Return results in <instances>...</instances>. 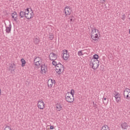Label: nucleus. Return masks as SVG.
<instances>
[{
    "label": "nucleus",
    "instance_id": "nucleus-2",
    "mask_svg": "<svg viewBox=\"0 0 130 130\" xmlns=\"http://www.w3.org/2000/svg\"><path fill=\"white\" fill-rule=\"evenodd\" d=\"M65 97L66 101L69 103H72V102H74V96L71 95V94H70V92H67Z\"/></svg>",
    "mask_w": 130,
    "mask_h": 130
},
{
    "label": "nucleus",
    "instance_id": "nucleus-43",
    "mask_svg": "<svg viewBox=\"0 0 130 130\" xmlns=\"http://www.w3.org/2000/svg\"><path fill=\"white\" fill-rule=\"evenodd\" d=\"M1 94H2V90H1V89H0V96H1Z\"/></svg>",
    "mask_w": 130,
    "mask_h": 130
},
{
    "label": "nucleus",
    "instance_id": "nucleus-21",
    "mask_svg": "<svg viewBox=\"0 0 130 130\" xmlns=\"http://www.w3.org/2000/svg\"><path fill=\"white\" fill-rule=\"evenodd\" d=\"M21 62L22 63L21 67H24L25 64H26V61L25 60V59H24V58H22L21 59Z\"/></svg>",
    "mask_w": 130,
    "mask_h": 130
},
{
    "label": "nucleus",
    "instance_id": "nucleus-4",
    "mask_svg": "<svg viewBox=\"0 0 130 130\" xmlns=\"http://www.w3.org/2000/svg\"><path fill=\"white\" fill-rule=\"evenodd\" d=\"M65 16H70L72 13V9L70 8V6H67L64 9Z\"/></svg>",
    "mask_w": 130,
    "mask_h": 130
},
{
    "label": "nucleus",
    "instance_id": "nucleus-22",
    "mask_svg": "<svg viewBox=\"0 0 130 130\" xmlns=\"http://www.w3.org/2000/svg\"><path fill=\"white\" fill-rule=\"evenodd\" d=\"M101 130H110L109 127L107 125H104L102 126Z\"/></svg>",
    "mask_w": 130,
    "mask_h": 130
},
{
    "label": "nucleus",
    "instance_id": "nucleus-37",
    "mask_svg": "<svg viewBox=\"0 0 130 130\" xmlns=\"http://www.w3.org/2000/svg\"><path fill=\"white\" fill-rule=\"evenodd\" d=\"M40 59V58L39 57H37L34 60L35 61H39L38 60H39V59Z\"/></svg>",
    "mask_w": 130,
    "mask_h": 130
},
{
    "label": "nucleus",
    "instance_id": "nucleus-28",
    "mask_svg": "<svg viewBox=\"0 0 130 130\" xmlns=\"http://www.w3.org/2000/svg\"><path fill=\"white\" fill-rule=\"evenodd\" d=\"M53 61L52 62V64H53V66H55V67H56L57 66V63L56 62V61H54V60H52Z\"/></svg>",
    "mask_w": 130,
    "mask_h": 130
},
{
    "label": "nucleus",
    "instance_id": "nucleus-27",
    "mask_svg": "<svg viewBox=\"0 0 130 130\" xmlns=\"http://www.w3.org/2000/svg\"><path fill=\"white\" fill-rule=\"evenodd\" d=\"M78 54L79 56H82L84 55V54H83V52H82V51H78Z\"/></svg>",
    "mask_w": 130,
    "mask_h": 130
},
{
    "label": "nucleus",
    "instance_id": "nucleus-17",
    "mask_svg": "<svg viewBox=\"0 0 130 130\" xmlns=\"http://www.w3.org/2000/svg\"><path fill=\"white\" fill-rule=\"evenodd\" d=\"M29 15L30 16H28V15L25 16L26 19H27L28 20L32 19V18H33V15H34V13H33V12H32Z\"/></svg>",
    "mask_w": 130,
    "mask_h": 130
},
{
    "label": "nucleus",
    "instance_id": "nucleus-8",
    "mask_svg": "<svg viewBox=\"0 0 130 130\" xmlns=\"http://www.w3.org/2000/svg\"><path fill=\"white\" fill-rule=\"evenodd\" d=\"M114 97L117 102H119V101H120V94H119V93L116 92L114 93Z\"/></svg>",
    "mask_w": 130,
    "mask_h": 130
},
{
    "label": "nucleus",
    "instance_id": "nucleus-9",
    "mask_svg": "<svg viewBox=\"0 0 130 130\" xmlns=\"http://www.w3.org/2000/svg\"><path fill=\"white\" fill-rule=\"evenodd\" d=\"M91 37L93 40L96 41L98 39V34H95V32H91Z\"/></svg>",
    "mask_w": 130,
    "mask_h": 130
},
{
    "label": "nucleus",
    "instance_id": "nucleus-45",
    "mask_svg": "<svg viewBox=\"0 0 130 130\" xmlns=\"http://www.w3.org/2000/svg\"><path fill=\"white\" fill-rule=\"evenodd\" d=\"M27 16H28V17H30V14L29 15L28 14Z\"/></svg>",
    "mask_w": 130,
    "mask_h": 130
},
{
    "label": "nucleus",
    "instance_id": "nucleus-35",
    "mask_svg": "<svg viewBox=\"0 0 130 130\" xmlns=\"http://www.w3.org/2000/svg\"><path fill=\"white\" fill-rule=\"evenodd\" d=\"M124 92H127V93H129L130 92V89L128 88H126L124 90Z\"/></svg>",
    "mask_w": 130,
    "mask_h": 130
},
{
    "label": "nucleus",
    "instance_id": "nucleus-46",
    "mask_svg": "<svg viewBox=\"0 0 130 130\" xmlns=\"http://www.w3.org/2000/svg\"><path fill=\"white\" fill-rule=\"evenodd\" d=\"M71 18H74V17L72 16L71 17Z\"/></svg>",
    "mask_w": 130,
    "mask_h": 130
},
{
    "label": "nucleus",
    "instance_id": "nucleus-24",
    "mask_svg": "<svg viewBox=\"0 0 130 130\" xmlns=\"http://www.w3.org/2000/svg\"><path fill=\"white\" fill-rule=\"evenodd\" d=\"M103 103H104V104H107V103H108V100H107V98H103Z\"/></svg>",
    "mask_w": 130,
    "mask_h": 130
},
{
    "label": "nucleus",
    "instance_id": "nucleus-3",
    "mask_svg": "<svg viewBox=\"0 0 130 130\" xmlns=\"http://www.w3.org/2000/svg\"><path fill=\"white\" fill-rule=\"evenodd\" d=\"M63 66L60 63H58L56 66V72L59 74L61 73V72H63Z\"/></svg>",
    "mask_w": 130,
    "mask_h": 130
},
{
    "label": "nucleus",
    "instance_id": "nucleus-40",
    "mask_svg": "<svg viewBox=\"0 0 130 130\" xmlns=\"http://www.w3.org/2000/svg\"><path fill=\"white\" fill-rule=\"evenodd\" d=\"M53 128H54V127H53V126H50V129H53Z\"/></svg>",
    "mask_w": 130,
    "mask_h": 130
},
{
    "label": "nucleus",
    "instance_id": "nucleus-10",
    "mask_svg": "<svg viewBox=\"0 0 130 130\" xmlns=\"http://www.w3.org/2000/svg\"><path fill=\"white\" fill-rule=\"evenodd\" d=\"M90 28L91 29V33H96V31H97L98 33L100 34V31L98 29H96V27L94 25H90Z\"/></svg>",
    "mask_w": 130,
    "mask_h": 130
},
{
    "label": "nucleus",
    "instance_id": "nucleus-29",
    "mask_svg": "<svg viewBox=\"0 0 130 130\" xmlns=\"http://www.w3.org/2000/svg\"><path fill=\"white\" fill-rule=\"evenodd\" d=\"M36 66H37V67H39V66H40V61H37L36 62Z\"/></svg>",
    "mask_w": 130,
    "mask_h": 130
},
{
    "label": "nucleus",
    "instance_id": "nucleus-14",
    "mask_svg": "<svg viewBox=\"0 0 130 130\" xmlns=\"http://www.w3.org/2000/svg\"><path fill=\"white\" fill-rule=\"evenodd\" d=\"M34 42L35 44H39V42H40V40H39V37H37L34 39Z\"/></svg>",
    "mask_w": 130,
    "mask_h": 130
},
{
    "label": "nucleus",
    "instance_id": "nucleus-44",
    "mask_svg": "<svg viewBox=\"0 0 130 130\" xmlns=\"http://www.w3.org/2000/svg\"><path fill=\"white\" fill-rule=\"evenodd\" d=\"M73 21H75V17L74 18H72Z\"/></svg>",
    "mask_w": 130,
    "mask_h": 130
},
{
    "label": "nucleus",
    "instance_id": "nucleus-39",
    "mask_svg": "<svg viewBox=\"0 0 130 130\" xmlns=\"http://www.w3.org/2000/svg\"><path fill=\"white\" fill-rule=\"evenodd\" d=\"M101 2L102 3V4H104V3H105V2H106V0H101Z\"/></svg>",
    "mask_w": 130,
    "mask_h": 130
},
{
    "label": "nucleus",
    "instance_id": "nucleus-12",
    "mask_svg": "<svg viewBox=\"0 0 130 130\" xmlns=\"http://www.w3.org/2000/svg\"><path fill=\"white\" fill-rule=\"evenodd\" d=\"M9 68V71H11V72H14V71L16 70V64L14 63L13 64H10Z\"/></svg>",
    "mask_w": 130,
    "mask_h": 130
},
{
    "label": "nucleus",
    "instance_id": "nucleus-15",
    "mask_svg": "<svg viewBox=\"0 0 130 130\" xmlns=\"http://www.w3.org/2000/svg\"><path fill=\"white\" fill-rule=\"evenodd\" d=\"M56 107L58 111H60V110L62 109V107H61V105H60V104H57Z\"/></svg>",
    "mask_w": 130,
    "mask_h": 130
},
{
    "label": "nucleus",
    "instance_id": "nucleus-20",
    "mask_svg": "<svg viewBox=\"0 0 130 130\" xmlns=\"http://www.w3.org/2000/svg\"><path fill=\"white\" fill-rule=\"evenodd\" d=\"M98 58H99V56L98 54H94L93 56V58H92V59H94V60H98Z\"/></svg>",
    "mask_w": 130,
    "mask_h": 130
},
{
    "label": "nucleus",
    "instance_id": "nucleus-30",
    "mask_svg": "<svg viewBox=\"0 0 130 130\" xmlns=\"http://www.w3.org/2000/svg\"><path fill=\"white\" fill-rule=\"evenodd\" d=\"M128 94V92H127L126 91H123V95H124V97H125V96L126 97V96H127Z\"/></svg>",
    "mask_w": 130,
    "mask_h": 130
},
{
    "label": "nucleus",
    "instance_id": "nucleus-13",
    "mask_svg": "<svg viewBox=\"0 0 130 130\" xmlns=\"http://www.w3.org/2000/svg\"><path fill=\"white\" fill-rule=\"evenodd\" d=\"M6 33H10L12 30V24H11V23L8 26H6Z\"/></svg>",
    "mask_w": 130,
    "mask_h": 130
},
{
    "label": "nucleus",
    "instance_id": "nucleus-33",
    "mask_svg": "<svg viewBox=\"0 0 130 130\" xmlns=\"http://www.w3.org/2000/svg\"><path fill=\"white\" fill-rule=\"evenodd\" d=\"M130 98V91L128 92V94L126 96V99H129Z\"/></svg>",
    "mask_w": 130,
    "mask_h": 130
},
{
    "label": "nucleus",
    "instance_id": "nucleus-23",
    "mask_svg": "<svg viewBox=\"0 0 130 130\" xmlns=\"http://www.w3.org/2000/svg\"><path fill=\"white\" fill-rule=\"evenodd\" d=\"M41 71L42 72H45V69L46 68H45V64H42L41 66Z\"/></svg>",
    "mask_w": 130,
    "mask_h": 130
},
{
    "label": "nucleus",
    "instance_id": "nucleus-41",
    "mask_svg": "<svg viewBox=\"0 0 130 130\" xmlns=\"http://www.w3.org/2000/svg\"><path fill=\"white\" fill-rule=\"evenodd\" d=\"M12 17L13 19H15V16L13 15V13L12 14Z\"/></svg>",
    "mask_w": 130,
    "mask_h": 130
},
{
    "label": "nucleus",
    "instance_id": "nucleus-38",
    "mask_svg": "<svg viewBox=\"0 0 130 130\" xmlns=\"http://www.w3.org/2000/svg\"><path fill=\"white\" fill-rule=\"evenodd\" d=\"M93 107H95V108H97V105L95 104V103L93 102Z\"/></svg>",
    "mask_w": 130,
    "mask_h": 130
},
{
    "label": "nucleus",
    "instance_id": "nucleus-31",
    "mask_svg": "<svg viewBox=\"0 0 130 130\" xmlns=\"http://www.w3.org/2000/svg\"><path fill=\"white\" fill-rule=\"evenodd\" d=\"M4 130H12V128H11V127H10V126H6Z\"/></svg>",
    "mask_w": 130,
    "mask_h": 130
},
{
    "label": "nucleus",
    "instance_id": "nucleus-18",
    "mask_svg": "<svg viewBox=\"0 0 130 130\" xmlns=\"http://www.w3.org/2000/svg\"><path fill=\"white\" fill-rule=\"evenodd\" d=\"M13 16H14V21H17L18 20V14H17V12H14L13 13H12Z\"/></svg>",
    "mask_w": 130,
    "mask_h": 130
},
{
    "label": "nucleus",
    "instance_id": "nucleus-6",
    "mask_svg": "<svg viewBox=\"0 0 130 130\" xmlns=\"http://www.w3.org/2000/svg\"><path fill=\"white\" fill-rule=\"evenodd\" d=\"M38 107L39 109H44V102L43 101H39L38 103Z\"/></svg>",
    "mask_w": 130,
    "mask_h": 130
},
{
    "label": "nucleus",
    "instance_id": "nucleus-32",
    "mask_svg": "<svg viewBox=\"0 0 130 130\" xmlns=\"http://www.w3.org/2000/svg\"><path fill=\"white\" fill-rule=\"evenodd\" d=\"M49 38H50V40H53V35H50Z\"/></svg>",
    "mask_w": 130,
    "mask_h": 130
},
{
    "label": "nucleus",
    "instance_id": "nucleus-16",
    "mask_svg": "<svg viewBox=\"0 0 130 130\" xmlns=\"http://www.w3.org/2000/svg\"><path fill=\"white\" fill-rule=\"evenodd\" d=\"M19 15L21 18H24V17H26V12L25 11H21L19 13Z\"/></svg>",
    "mask_w": 130,
    "mask_h": 130
},
{
    "label": "nucleus",
    "instance_id": "nucleus-7",
    "mask_svg": "<svg viewBox=\"0 0 130 130\" xmlns=\"http://www.w3.org/2000/svg\"><path fill=\"white\" fill-rule=\"evenodd\" d=\"M121 127L122 129H127V127H128V124L125 122H122L121 123Z\"/></svg>",
    "mask_w": 130,
    "mask_h": 130
},
{
    "label": "nucleus",
    "instance_id": "nucleus-25",
    "mask_svg": "<svg viewBox=\"0 0 130 130\" xmlns=\"http://www.w3.org/2000/svg\"><path fill=\"white\" fill-rule=\"evenodd\" d=\"M70 95L74 96V95H75V90L74 89L71 90Z\"/></svg>",
    "mask_w": 130,
    "mask_h": 130
},
{
    "label": "nucleus",
    "instance_id": "nucleus-36",
    "mask_svg": "<svg viewBox=\"0 0 130 130\" xmlns=\"http://www.w3.org/2000/svg\"><path fill=\"white\" fill-rule=\"evenodd\" d=\"M63 54H68V50H64L63 51Z\"/></svg>",
    "mask_w": 130,
    "mask_h": 130
},
{
    "label": "nucleus",
    "instance_id": "nucleus-5",
    "mask_svg": "<svg viewBox=\"0 0 130 130\" xmlns=\"http://www.w3.org/2000/svg\"><path fill=\"white\" fill-rule=\"evenodd\" d=\"M49 58L50 60H55L57 59V55L54 53H51L49 55Z\"/></svg>",
    "mask_w": 130,
    "mask_h": 130
},
{
    "label": "nucleus",
    "instance_id": "nucleus-19",
    "mask_svg": "<svg viewBox=\"0 0 130 130\" xmlns=\"http://www.w3.org/2000/svg\"><path fill=\"white\" fill-rule=\"evenodd\" d=\"M69 55L68 54H63L62 57L64 60H67L68 58H69Z\"/></svg>",
    "mask_w": 130,
    "mask_h": 130
},
{
    "label": "nucleus",
    "instance_id": "nucleus-42",
    "mask_svg": "<svg viewBox=\"0 0 130 130\" xmlns=\"http://www.w3.org/2000/svg\"><path fill=\"white\" fill-rule=\"evenodd\" d=\"M70 21H71V22H73V21H74V20L73 19V18H71V19H70Z\"/></svg>",
    "mask_w": 130,
    "mask_h": 130
},
{
    "label": "nucleus",
    "instance_id": "nucleus-34",
    "mask_svg": "<svg viewBox=\"0 0 130 130\" xmlns=\"http://www.w3.org/2000/svg\"><path fill=\"white\" fill-rule=\"evenodd\" d=\"M125 19V14H123L122 15V20H123V21H124Z\"/></svg>",
    "mask_w": 130,
    "mask_h": 130
},
{
    "label": "nucleus",
    "instance_id": "nucleus-1",
    "mask_svg": "<svg viewBox=\"0 0 130 130\" xmlns=\"http://www.w3.org/2000/svg\"><path fill=\"white\" fill-rule=\"evenodd\" d=\"M89 66L93 70H96L99 67V60L91 59L90 61Z\"/></svg>",
    "mask_w": 130,
    "mask_h": 130
},
{
    "label": "nucleus",
    "instance_id": "nucleus-11",
    "mask_svg": "<svg viewBox=\"0 0 130 130\" xmlns=\"http://www.w3.org/2000/svg\"><path fill=\"white\" fill-rule=\"evenodd\" d=\"M55 80L50 79L48 81V87H50V88H51V87H52V85H53V84H55Z\"/></svg>",
    "mask_w": 130,
    "mask_h": 130
},
{
    "label": "nucleus",
    "instance_id": "nucleus-26",
    "mask_svg": "<svg viewBox=\"0 0 130 130\" xmlns=\"http://www.w3.org/2000/svg\"><path fill=\"white\" fill-rule=\"evenodd\" d=\"M24 12H25V16H28L29 15V8H27Z\"/></svg>",
    "mask_w": 130,
    "mask_h": 130
}]
</instances>
